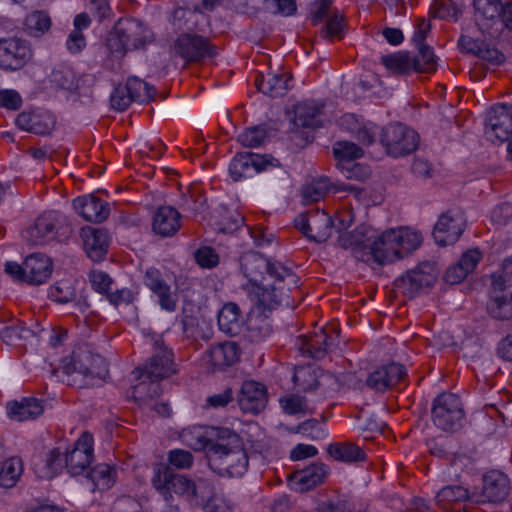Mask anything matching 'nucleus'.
<instances>
[{
  "instance_id": "obj_1",
  "label": "nucleus",
  "mask_w": 512,
  "mask_h": 512,
  "mask_svg": "<svg viewBox=\"0 0 512 512\" xmlns=\"http://www.w3.org/2000/svg\"><path fill=\"white\" fill-rule=\"evenodd\" d=\"M241 269L252 284L251 295L256 305L263 310H272L280 305L290 306V287H297V276L279 262H272L259 252L250 251L241 258Z\"/></svg>"
},
{
  "instance_id": "obj_2",
  "label": "nucleus",
  "mask_w": 512,
  "mask_h": 512,
  "mask_svg": "<svg viewBox=\"0 0 512 512\" xmlns=\"http://www.w3.org/2000/svg\"><path fill=\"white\" fill-rule=\"evenodd\" d=\"M337 245L350 250L357 260L366 263L374 261L379 265H385L402 258L391 229L376 235L374 230L359 226L352 232H342Z\"/></svg>"
},
{
  "instance_id": "obj_3",
  "label": "nucleus",
  "mask_w": 512,
  "mask_h": 512,
  "mask_svg": "<svg viewBox=\"0 0 512 512\" xmlns=\"http://www.w3.org/2000/svg\"><path fill=\"white\" fill-rule=\"evenodd\" d=\"M153 486L163 494L173 491L186 497L193 506H202L213 500L214 485L205 478L192 481L183 475L175 474L169 466L160 465L152 478Z\"/></svg>"
},
{
  "instance_id": "obj_4",
  "label": "nucleus",
  "mask_w": 512,
  "mask_h": 512,
  "mask_svg": "<svg viewBox=\"0 0 512 512\" xmlns=\"http://www.w3.org/2000/svg\"><path fill=\"white\" fill-rule=\"evenodd\" d=\"M208 465L220 477H242L248 469V456L242 444H216L208 449Z\"/></svg>"
},
{
  "instance_id": "obj_5",
  "label": "nucleus",
  "mask_w": 512,
  "mask_h": 512,
  "mask_svg": "<svg viewBox=\"0 0 512 512\" xmlns=\"http://www.w3.org/2000/svg\"><path fill=\"white\" fill-rule=\"evenodd\" d=\"M73 227L68 217L57 211L40 215L25 233V239L32 245H43L57 239L63 241L72 234Z\"/></svg>"
},
{
  "instance_id": "obj_6",
  "label": "nucleus",
  "mask_w": 512,
  "mask_h": 512,
  "mask_svg": "<svg viewBox=\"0 0 512 512\" xmlns=\"http://www.w3.org/2000/svg\"><path fill=\"white\" fill-rule=\"evenodd\" d=\"M487 313L500 321L512 319V271L506 270L492 275Z\"/></svg>"
},
{
  "instance_id": "obj_7",
  "label": "nucleus",
  "mask_w": 512,
  "mask_h": 512,
  "mask_svg": "<svg viewBox=\"0 0 512 512\" xmlns=\"http://www.w3.org/2000/svg\"><path fill=\"white\" fill-rule=\"evenodd\" d=\"M432 421L443 431H457L463 425L464 411L460 398L453 393H442L433 401Z\"/></svg>"
},
{
  "instance_id": "obj_8",
  "label": "nucleus",
  "mask_w": 512,
  "mask_h": 512,
  "mask_svg": "<svg viewBox=\"0 0 512 512\" xmlns=\"http://www.w3.org/2000/svg\"><path fill=\"white\" fill-rule=\"evenodd\" d=\"M380 141L388 155L398 158L417 149L419 135L415 130L401 123H394L382 128Z\"/></svg>"
},
{
  "instance_id": "obj_9",
  "label": "nucleus",
  "mask_w": 512,
  "mask_h": 512,
  "mask_svg": "<svg viewBox=\"0 0 512 512\" xmlns=\"http://www.w3.org/2000/svg\"><path fill=\"white\" fill-rule=\"evenodd\" d=\"M437 275V269L433 263L422 262L396 278L393 285L403 295L414 298L431 287L436 281Z\"/></svg>"
},
{
  "instance_id": "obj_10",
  "label": "nucleus",
  "mask_w": 512,
  "mask_h": 512,
  "mask_svg": "<svg viewBox=\"0 0 512 512\" xmlns=\"http://www.w3.org/2000/svg\"><path fill=\"white\" fill-rule=\"evenodd\" d=\"M171 52L187 62H200L213 58L217 48L208 38L196 33H181L173 42Z\"/></svg>"
},
{
  "instance_id": "obj_11",
  "label": "nucleus",
  "mask_w": 512,
  "mask_h": 512,
  "mask_svg": "<svg viewBox=\"0 0 512 512\" xmlns=\"http://www.w3.org/2000/svg\"><path fill=\"white\" fill-rule=\"evenodd\" d=\"M279 161L271 155H261L253 152L238 153L229 165L231 177L238 181L241 178L250 177L255 173L267 171L270 168L279 167Z\"/></svg>"
},
{
  "instance_id": "obj_12",
  "label": "nucleus",
  "mask_w": 512,
  "mask_h": 512,
  "mask_svg": "<svg viewBox=\"0 0 512 512\" xmlns=\"http://www.w3.org/2000/svg\"><path fill=\"white\" fill-rule=\"evenodd\" d=\"M510 493V480L506 474L499 470H490L483 475L482 488L472 493V503L504 502Z\"/></svg>"
},
{
  "instance_id": "obj_13",
  "label": "nucleus",
  "mask_w": 512,
  "mask_h": 512,
  "mask_svg": "<svg viewBox=\"0 0 512 512\" xmlns=\"http://www.w3.org/2000/svg\"><path fill=\"white\" fill-rule=\"evenodd\" d=\"M28 41L18 37L0 39V68L5 71L22 69L32 58Z\"/></svg>"
},
{
  "instance_id": "obj_14",
  "label": "nucleus",
  "mask_w": 512,
  "mask_h": 512,
  "mask_svg": "<svg viewBox=\"0 0 512 512\" xmlns=\"http://www.w3.org/2000/svg\"><path fill=\"white\" fill-rule=\"evenodd\" d=\"M173 352L166 347L162 340L154 342V353L143 368H137L134 373L138 377L146 375L149 379L160 380L176 373Z\"/></svg>"
},
{
  "instance_id": "obj_15",
  "label": "nucleus",
  "mask_w": 512,
  "mask_h": 512,
  "mask_svg": "<svg viewBox=\"0 0 512 512\" xmlns=\"http://www.w3.org/2000/svg\"><path fill=\"white\" fill-rule=\"evenodd\" d=\"M143 284L157 297V302L162 310L174 312L177 308L178 295L172 289L165 275L155 267L145 270Z\"/></svg>"
},
{
  "instance_id": "obj_16",
  "label": "nucleus",
  "mask_w": 512,
  "mask_h": 512,
  "mask_svg": "<svg viewBox=\"0 0 512 512\" xmlns=\"http://www.w3.org/2000/svg\"><path fill=\"white\" fill-rule=\"evenodd\" d=\"M485 134L493 142L509 140L512 134V105L493 106L485 120Z\"/></svg>"
},
{
  "instance_id": "obj_17",
  "label": "nucleus",
  "mask_w": 512,
  "mask_h": 512,
  "mask_svg": "<svg viewBox=\"0 0 512 512\" xmlns=\"http://www.w3.org/2000/svg\"><path fill=\"white\" fill-rule=\"evenodd\" d=\"M465 230V219L461 213H443L434 226L433 237L440 246L452 245Z\"/></svg>"
},
{
  "instance_id": "obj_18",
  "label": "nucleus",
  "mask_w": 512,
  "mask_h": 512,
  "mask_svg": "<svg viewBox=\"0 0 512 512\" xmlns=\"http://www.w3.org/2000/svg\"><path fill=\"white\" fill-rule=\"evenodd\" d=\"M406 376L404 365L391 362L377 367L368 374L366 385L375 392H384L399 383Z\"/></svg>"
},
{
  "instance_id": "obj_19",
  "label": "nucleus",
  "mask_w": 512,
  "mask_h": 512,
  "mask_svg": "<svg viewBox=\"0 0 512 512\" xmlns=\"http://www.w3.org/2000/svg\"><path fill=\"white\" fill-rule=\"evenodd\" d=\"M115 26L118 35L123 37L124 42L131 50L143 48L147 43L153 41L152 31L134 18L120 19Z\"/></svg>"
},
{
  "instance_id": "obj_20",
  "label": "nucleus",
  "mask_w": 512,
  "mask_h": 512,
  "mask_svg": "<svg viewBox=\"0 0 512 512\" xmlns=\"http://www.w3.org/2000/svg\"><path fill=\"white\" fill-rule=\"evenodd\" d=\"M17 127L36 135L50 134L55 127L54 116L46 110L23 111L15 119Z\"/></svg>"
},
{
  "instance_id": "obj_21",
  "label": "nucleus",
  "mask_w": 512,
  "mask_h": 512,
  "mask_svg": "<svg viewBox=\"0 0 512 512\" xmlns=\"http://www.w3.org/2000/svg\"><path fill=\"white\" fill-rule=\"evenodd\" d=\"M266 387L256 381L243 382L238 394V404L245 413L258 414L267 405Z\"/></svg>"
},
{
  "instance_id": "obj_22",
  "label": "nucleus",
  "mask_w": 512,
  "mask_h": 512,
  "mask_svg": "<svg viewBox=\"0 0 512 512\" xmlns=\"http://www.w3.org/2000/svg\"><path fill=\"white\" fill-rule=\"evenodd\" d=\"M334 345V338L323 329L313 335H301L295 342V346L302 355L315 360L324 358Z\"/></svg>"
},
{
  "instance_id": "obj_23",
  "label": "nucleus",
  "mask_w": 512,
  "mask_h": 512,
  "mask_svg": "<svg viewBox=\"0 0 512 512\" xmlns=\"http://www.w3.org/2000/svg\"><path fill=\"white\" fill-rule=\"evenodd\" d=\"M72 360L74 371L85 377L103 379L108 373L105 359L87 349L73 352Z\"/></svg>"
},
{
  "instance_id": "obj_24",
  "label": "nucleus",
  "mask_w": 512,
  "mask_h": 512,
  "mask_svg": "<svg viewBox=\"0 0 512 512\" xmlns=\"http://www.w3.org/2000/svg\"><path fill=\"white\" fill-rule=\"evenodd\" d=\"M74 210L88 222L101 223L105 221L110 208L108 202L90 194L77 197L73 200Z\"/></svg>"
},
{
  "instance_id": "obj_25",
  "label": "nucleus",
  "mask_w": 512,
  "mask_h": 512,
  "mask_svg": "<svg viewBox=\"0 0 512 512\" xmlns=\"http://www.w3.org/2000/svg\"><path fill=\"white\" fill-rule=\"evenodd\" d=\"M458 46L464 53L477 56L492 65H500L505 60L503 53L485 40L461 35L458 40Z\"/></svg>"
},
{
  "instance_id": "obj_26",
  "label": "nucleus",
  "mask_w": 512,
  "mask_h": 512,
  "mask_svg": "<svg viewBox=\"0 0 512 512\" xmlns=\"http://www.w3.org/2000/svg\"><path fill=\"white\" fill-rule=\"evenodd\" d=\"M255 85L259 91L272 98L284 96L292 87V77L287 72L258 74Z\"/></svg>"
},
{
  "instance_id": "obj_27",
  "label": "nucleus",
  "mask_w": 512,
  "mask_h": 512,
  "mask_svg": "<svg viewBox=\"0 0 512 512\" xmlns=\"http://www.w3.org/2000/svg\"><path fill=\"white\" fill-rule=\"evenodd\" d=\"M84 250L87 256L94 261H100L107 253L109 237L106 230L94 227L81 229Z\"/></svg>"
},
{
  "instance_id": "obj_28",
  "label": "nucleus",
  "mask_w": 512,
  "mask_h": 512,
  "mask_svg": "<svg viewBox=\"0 0 512 512\" xmlns=\"http://www.w3.org/2000/svg\"><path fill=\"white\" fill-rule=\"evenodd\" d=\"M52 274V262L43 254H32L24 261V276L31 285H40L46 282Z\"/></svg>"
},
{
  "instance_id": "obj_29",
  "label": "nucleus",
  "mask_w": 512,
  "mask_h": 512,
  "mask_svg": "<svg viewBox=\"0 0 512 512\" xmlns=\"http://www.w3.org/2000/svg\"><path fill=\"white\" fill-rule=\"evenodd\" d=\"M327 474L328 467L323 463H313L300 471H296L292 476L295 490L305 492L313 489L323 483Z\"/></svg>"
},
{
  "instance_id": "obj_30",
  "label": "nucleus",
  "mask_w": 512,
  "mask_h": 512,
  "mask_svg": "<svg viewBox=\"0 0 512 512\" xmlns=\"http://www.w3.org/2000/svg\"><path fill=\"white\" fill-rule=\"evenodd\" d=\"M501 0H473L475 22L479 30L485 34L492 24L501 18Z\"/></svg>"
},
{
  "instance_id": "obj_31",
  "label": "nucleus",
  "mask_w": 512,
  "mask_h": 512,
  "mask_svg": "<svg viewBox=\"0 0 512 512\" xmlns=\"http://www.w3.org/2000/svg\"><path fill=\"white\" fill-rule=\"evenodd\" d=\"M93 457V448L90 443L77 442L71 451L65 452V468L72 476L82 474L89 467Z\"/></svg>"
},
{
  "instance_id": "obj_32",
  "label": "nucleus",
  "mask_w": 512,
  "mask_h": 512,
  "mask_svg": "<svg viewBox=\"0 0 512 512\" xmlns=\"http://www.w3.org/2000/svg\"><path fill=\"white\" fill-rule=\"evenodd\" d=\"M180 217V213L175 208L162 206L153 216L152 229L162 237H170L180 228Z\"/></svg>"
},
{
  "instance_id": "obj_33",
  "label": "nucleus",
  "mask_w": 512,
  "mask_h": 512,
  "mask_svg": "<svg viewBox=\"0 0 512 512\" xmlns=\"http://www.w3.org/2000/svg\"><path fill=\"white\" fill-rule=\"evenodd\" d=\"M206 21L205 14L198 6L177 7L171 17V23L175 30L189 32L199 28L200 24Z\"/></svg>"
},
{
  "instance_id": "obj_34",
  "label": "nucleus",
  "mask_w": 512,
  "mask_h": 512,
  "mask_svg": "<svg viewBox=\"0 0 512 512\" xmlns=\"http://www.w3.org/2000/svg\"><path fill=\"white\" fill-rule=\"evenodd\" d=\"M389 71L396 75H406L419 69V58L412 57L409 52L399 51L381 56L380 60Z\"/></svg>"
},
{
  "instance_id": "obj_35",
  "label": "nucleus",
  "mask_w": 512,
  "mask_h": 512,
  "mask_svg": "<svg viewBox=\"0 0 512 512\" xmlns=\"http://www.w3.org/2000/svg\"><path fill=\"white\" fill-rule=\"evenodd\" d=\"M44 411L41 400L33 397L22 398L8 404V415L16 421H26L37 418Z\"/></svg>"
},
{
  "instance_id": "obj_36",
  "label": "nucleus",
  "mask_w": 512,
  "mask_h": 512,
  "mask_svg": "<svg viewBox=\"0 0 512 512\" xmlns=\"http://www.w3.org/2000/svg\"><path fill=\"white\" fill-rule=\"evenodd\" d=\"M323 106L313 101H303L295 106L294 124L297 127L315 129L321 126Z\"/></svg>"
},
{
  "instance_id": "obj_37",
  "label": "nucleus",
  "mask_w": 512,
  "mask_h": 512,
  "mask_svg": "<svg viewBox=\"0 0 512 512\" xmlns=\"http://www.w3.org/2000/svg\"><path fill=\"white\" fill-rule=\"evenodd\" d=\"M342 125H347V128L355 134L356 139L366 146L373 144L376 137L382 134L380 127L373 123L361 124L353 114L344 115Z\"/></svg>"
},
{
  "instance_id": "obj_38",
  "label": "nucleus",
  "mask_w": 512,
  "mask_h": 512,
  "mask_svg": "<svg viewBox=\"0 0 512 512\" xmlns=\"http://www.w3.org/2000/svg\"><path fill=\"white\" fill-rule=\"evenodd\" d=\"M219 329L227 335L236 336L242 330L240 309L235 303H227L218 313Z\"/></svg>"
},
{
  "instance_id": "obj_39",
  "label": "nucleus",
  "mask_w": 512,
  "mask_h": 512,
  "mask_svg": "<svg viewBox=\"0 0 512 512\" xmlns=\"http://www.w3.org/2000/svg\"><path fill=\"white\" fill-rule=\"evenodd\" d=\"M436 504L443 510H450L455 504L465 501L472 502V493L460 485L443 487L435 497Z\"/></svg>"
},
{
  "instance_id": "obj_40",
  "label": "nucleus",
  "mask_w": 512,
  "mask_h": 512,
  "mask_svg": "<svg viewBox=\"0 0 512 512\" xmlns=\"http://www.w3.org/2000/svg\"><path fill=\"white\" fill-rule=\"evenodd\" d=\"M334 225L335 222L325 212H311V231L309 234V240L316 243L325 242L331 236Z\"/></svg>"
},
{
  "instance_id": "obj_41",
  "label": "nucleus",
  "mask_w": 512,
  "mask_h": 512,
  "mask_svg": "<svg viewBox=\"0 0 512 512\" xmlns=\"http://www.w3.org/2000/svg\"><path fill=\"white\" fill-rule=\"evenodd\" d=\"M327 453L336 461L346 463L365 461L366 454L352 443H332L327 447Z\"/></svg>"
},
{
  "instance_id": "obj_42",
  "label": "nucleus",
  "mask_w": 512,
  "mask_h": 512,
  "mask_svg": "<svg viewBox=\"0 0 512 512\" xmlns=\"http://www.w3.org/2000/svg\"><path fill=\"white\" fill-rule=\"evenodd\" d=\"M238 357L237 346L231 342L214 346L209 352L210 362L217 368L231 366L238 360Z\"/></svg>"
},
{
  "instance_id": "obj_43",
  "label": "nucleus",
  "mask_w": 512,
  "mask_h": 512,
  "mask_svg": "<svg viewBox=\"0 0 512 512\" xmlns=\"http://www.w3.org/2000/svg\"><path fill=\"white\" fill-rule=\"evenodd\" d=\"M23 473V462L19 457H10L2 463L0 469V486L12 488Z\"/></svg>"
},
{
  "instance_id": "obj_44",
  "label": "nucleus",
  "mask_w": 512,
  "mask_h": 512,
  "mask_svg": "<svg viewBox=\"0 0 512 512\" xmlns=\"http://www.w3.org/2000/svg\"><path fill=\"white\" fill-rule=\"evenodd\" d=\"M180 437L182 442L193 450L208 452L211 438H209L207 428L201 426L187 428L182 431Z\"/></svg>"
},
{
  "instance_id": "obj_45",
  "label": "nucleus",
  "mask_w": 512,
  "mask_h": 512,
  "mask_svg": "<svg viewBox=\"0 0 512 512\" xmlns=\"http://www.w3.org/2000/svg\"><path fill=\"white\" fill-rule=\"evenodd\" d=\"M159 380L150 379L149 383L141 382L133 387L131 397L141 407H146L154 402V399L161 394Z\"/></svg>"
},
{
  "instance_id": "obj_46",
  "label": "nucleus",
  "mask_w": 512,
  "mask_h": 512,
  "mask_svg": "<svg viewBox=\"0 0 512 512\" xmlns=\"http://www.w3.org/2000/svg\"><path fill=\"white\" fill-rule=\"evenodd\" d=\"M65 467V454L59 448H54L46 455L45 463L36 472L42 478H53Z\"/></svg>"
},
{
  "instance_id": "obj_47",
  "label": "nucleus",
  "mask_w": 512,
  "mask_h": 512,
  "mask_svg": "<svg viewBox=\"0 0 512 512\" xmlns=\"http://www.w3.org/2000/svg\"><path fill=\"white\" fill-rule=\"evenodd\" d=\"M396 238L398 249L401 250L402 258L408 253L416 250L422 242V236L417 231L409 228L391 229Z\"/></svg>"
},
{
  "instance_id": "obj_48",
  "label": "nucleus",
  "mask_w": 512,
  "mask_h": 512,
  "mask_svg": "<svg viewBox=\"0 0 512 512\" xmlns=\"http://www.w3.org/2000/svg\"><path fill=\"white\" fill-rule=\"evenodd\" d=\"M115 475V469L106 463L94 466L87 474L95 488L99 490L109 489L115 482Z\"/></svg>"
},
{
  "instance_id": "obj_49",
  "label": "nucleus",
  "mask_w": 512,
  "mask_h": 512,
  "mask_svg": "<svg viewBox=\"0 0 512 512\" xmlns=\"http://www.w3.org/2000/svg\"><path fill=\"white\" fill-rule=\"evenodd\" d=\"M125 85L127 86L132 101L139 103L150 102L156 93L154 86L149 85L135 76L129 77Z\"/></svg>"
},
{
  "instance_id": "obj_50",
  "label": "nucleus",
  "mask_w": 512,
  "mask_h": 512,
  "mask_svg": "<svg viewBox=\"0 0 512 512\" xmlns=\"http://www.w3.org/2000/svg\"><path fill=\"white\" fill-rule=\"evenodd\" d=\"M26 32L33 37H40L51 27V19L44 11H34L24 21Z\"/></svg>"
},
{
  "instance_id": "obj_51",
  "label": "nucleus",
  "mask_w": 512,
  "mask_h": 512,
  "mask_svg": "<svg viewBox=\"0 0 512 512\" xmlns=\"http://www.w3.org/2000/svg\"><path fill=\"white\" fill-rule=\"evenodd\" d=\"M290 433L301 434L310 440L317 441L327 437L328 433L317 419H308L287 429Z\"/></svg>"
},
{
  "instance_id": "obj_52",
  "label": "nucleus",
  "mask_w": 512,
  "mask_h": 512,
  "mask_svg": "<svg viewBox=\"0 0 512 512\" xmlns=\"http://www.w3.org/2000/svg\"><path fill=\"white\" fill-rule=\"evenodd\" d=\"M430 10L436 18L457 21L462 14V5L455 0H434Z\"/></svg>"
},
{
  "instance_id": "obj_53",
  "label": "nucleus",
  "mask_w": 512,
  "mask_h": 512,
  "mask_svg": "<svg viewBox=\"0 0 512 512\" xmlns=\"http://www.w3.org/2000/svg\"><path fill=\"white\" fill-rule=\"evenodd\" d=\"M268 138L267 129L265 126H253L247 128L238 136V141L241 145L249 148L259 147L263 145Z\"/></svg>"
},
{
  "instance_id": "obj_54",
  "label": "nucleus",
  "mask_w": 512,
  "mask_h": 512,
  "mask_svg": "<svg viewBox=\"0 0 512 512\" xmlns=\"http://www.w3.org/2000/svg\"><path fill=\"white\" fill-rule=\"evenodd\" d=\"M333 153L338 161L337 164H341L342 162L361 158L363 156V149L353 142L339 141L335 144Z\"/></svg>"
},
{
  "instance_id": "obj_55",
  "label": "nucleus",
  "mask_w": 512,
  "mask_h": 512,
  "mask_svg": "<svg viewBox=\"0 0 512 512\" xmlns=\"http://www.w3.org/2000/svg\"><path fill=\"white\" fill-rule=\"evenodd\" d=\"M207 432L209 438H211L209 448L216 444H225L227 446H236V444H242L239 436L229 428L209 427L207 428Z\"/></svg>"
},
{
  "instance_id": "obj_56",
  "label": "nucleus",
  "mask_w": 512,
  "mask_h": 512,
  "mask_svg": "<svg viewBox=\"0 0 512 512\" xmlns=\"http://www.w3.org/2000/svg\"><path fill=\"white\" fill-rule=\"evenodd\" d=\"M51 83L65 90H72L77 86L74 70L67 66H58L51 73Z\"/></svg>"
},
{
  "instance_id": "obj_57",
  "label": "nucleus",
  "mask_w": 512,
  "mask_h": 512,
  "mask_svg": "<svg viewBox=\"0 0 512 512\" xmlns=\"http://www.w3.org/2000/svg\"><path fill=\"white\" fill-rule=\"evenodd\" d=\"M337 168L340 169L343 176L347 179L364 181L371 174V170L367 165L356 163L354 161H346L341 164H337Z\"/></svg>"
},
{
  "instance_id": "obj_58",
  "label": "nucleus",
  "mask_w": 512,
  "mask_h": 512,
  "mask_svg": "<svg viewBox=\"0 0 512 512\" xmlns=\"http://www.w3.org/2000/svg\"><path fill=\"white\" fill-rule=\"evenodd\" d=\"M48 295L51 300L65 304L75 300L76 291L68 281H61L50 287Z\"/></svg>"
},
{
  "instance_id": "obj_59",
  "label": "nucleus",
  "mask_w": 512,
  "mask_h": 512,
  "mask_svg": "<svg viewBox=\"0 0 512 512\" xmlns=\"http://www.w3.org/2000/svg\"><path fill=\"white\" fill-rule=\"evenodd\" d=\"M418 49V55L414 57L419 58V73H433L437 69V57L434 55L433 50L429 46H421Z\"/></svg>"
},
{
  "instance_id": "obj_60",
  "label": "nucleus",
  "mask_w": 512,
  "mask_h": 512,
  "mask_svg": "<svg viewBox=\"0 0 512 512\" xmlns=\"http://www.w3.org/2000/svg\"><path fill=\"white\" fill-rule=\"evenodd\" d=\"M293 381L300 389L307 391L315 389L318 382L309 367H297L293 375Z\"/></svg>"
},
{
  "instance_id": "obj_61",
  "label": "nucleus",
  "mask_w": 512,
  "mask_h": 512,
  "mask_svg": "<svg viewBox=\"0 0 512 512\" xmlns=\"http://www.w3.org/2000/svg\"><path fill=\"white\" fill-rule=\"evenodd\" d=\"M355 506L347 495H338L335 498L323 502L320 506L321 512H352Z\"/></svg>"
},
{
  "instance_id": "obj_62",
  "label": "nucleus",
  "mask_w": 512,
  "mask_h": 512,
  "mask_svg": "<svg viewBox=\"0 0 512 512\" xmlns=\"http://www.w3.org/2000/svg\"><path fill=\"white\" fill-rule=\"evenodd\" d=\"M106 47L110 54L117 59L122 58L128 50H131L124 42L123 37L118 35L116 26L108 34Z\"/></svg>"
},
{
  "instance_id": "obj_63",
  "label": "nucleus",
  "mask_w": 512,
  "mask_h": 512,
  "mask_svg": "<svg viewBox=\"0 0 512 512\" xmlns=\"http://www.w3.org/2000/svg\"><path fill=\"white\" fill-rule=\"evenodd\" d=\"M283 410L290 415L305 414L308 411V405L305 398L300 395H289L280 399Z\"/></svg>"
},
{
  "instance_id": "obj_64",
  "label": "nucleus",
  "mask_w": 512,
  "mask_h": 512,
  "mask_svg": "<svg viewBox=\"0 0 512 512\" xmlns=\"http://www.w3.org/2000/svg\"><path fill=\"white\" fill-rule=\"evenodd\" d=\"M168 462L176 469H188L192 466L194 457L184 449H172L168 452Z\"/></svg>"
}]
</instances>
